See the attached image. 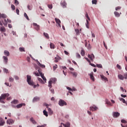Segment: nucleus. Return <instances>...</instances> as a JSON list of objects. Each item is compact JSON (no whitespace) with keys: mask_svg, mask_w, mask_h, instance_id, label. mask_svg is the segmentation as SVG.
Returning a JSON list of instances; mask_svg holds the SVG:
<instances>
[{"mask_svg":"<svg viewBox=\"0 0 127 127\" xmlns=\"http://www.w3.org/2000/svg\"><path fill=\"white\" fill-rule=\"evenodd\" d=\"M9 96V94L8 93H4L1 95V96H0V103H4V102H3V100H5L7 97Z\"/></svg>","mask_w":127,"mask_h":127,"instance_id":"1","label":"nucleus"},{"mask_svg":"<svg viewBox=\"0 0 127 127\" xmlns=\"http://www.w3.org/2000/svg\"><path fill=\"white\" fill-rule=\"evenodd\" d=\"M27 82L30 86H33L34 85V82L31 80V76L30 75H27Z\"/></svg>","mask_w":127,"mask_h":127,"instance_id":"2","label":"nucleus"},{"mask_svg":"<svg viewBox=\"0 0 127 127\" xmlns=\"http://www.w3.org/2000/svg\"><path fill=\"white\" fill-rule=\"evenodd\" d=\"M44 106H45L47 108V109H48V111L49 112V115H53V111H52L51 110V109H50V108L48 107V106H49V105L47 104L46 103H44Z\"/></svg>","mask_w":127,"mask_h":127,"instance_id":"3","label":"nucleus"},{"mask_svg":"<svg viewBox=\"0 0 127 127\" xmlns=\"http://www.w3.org/2000/svg\"><path fill=\"white\" fill-rule=\"evenodd\" d=\"M59 105H60L61 107H63V106H67V103L64 100H60Z\"/></svg>","mask_w":127,"mask_h":127,"instance_id":"4","label":"nucleus"},{"mask_svg":"<svg viewBox=\"0 0 127 127\" xmlns=\"http://www.w3.org/2000/svg\"><path fill=\"white\" fill-rule=\"evenodd\" d=\"M55 20L56 23L57 24V26H58V27L61 28V21H60V19L58 18H55Z\"/></svg>","mask_w":127,"mask_h":127,"instance_id":"5","label":"nucleus"},{"mask_svg":"<svg viewBox=\"0 0 127 127\" xmlns=\"http://www.w3.org/2000/svg\"><path fill=\"white\" fill-rule=\"evenodd\" d=\"M2 22L3 24V25H4V26H5V25H7V22H9V23H10V22H11V20H9V19H4V21L2 20Z\"/></svg>","mask_w":127,"mask_h":127,"instance_id":"6","label":"nucleus"},{"mask_svg":"<svg viewBox=\"0 0 127 127\" xmlns=\"http://www.w3.org/2000/svg\"><path fill=\"white\" fill-rule=\"evenodd\" d=\"M33 25L35 26L36 30H39V29H40V26L38 25L36 23H33Z\"/></svg>","mask_w":127,"mask_h":127,"instance_id":"7","label":"nucleus"},{"mask_svg":"<svg viewBox=\"0 0 127 127\" xmlns=\"http://www.w3.org/2000/svg\"><path fill=\"white\" fill-rule=\"evenodd\" d=\"M120 113L119 112H113V117L116 118H118V117H120Z\"/></svg>","mask_w":127,"mask_h":127,"instance_id":"8","label":"nucleus"},{"mask_svg":"<svg viewBox=\"0 0 127 127\" xmlns=\"http://www.w3.org/2000/svg\"><path fill=\"white\" fill-rule=\"evenodd\" d=\"M90 110L92 112H95V111H97V110H98V107L96 106H91L90 107Z\"/></svg>","mask_w":127,"mask_h":127,"instance_id":"9","label":"nucleus"},{"mask_svg":"<svg viewBox=\"0 0 127 127\" xmlns=\"http://www.w3.org/2000/svg\"><path fill=\"white\" fill-rule=\"evenodd\" d=\"M88 57L90 59L91 61H93V60L95 59V56L93 54L91 55H88Z\"/></svg>","mask_w":127,"mask_h":127,"instance_id":"10","label":"nucleus"},{"mask_svg":"<svg viewBox=\"0 0 127 127\" xmlns=\"http://www.w3.org/2000/svg\"><path fill=\"white\" fill-rule=\"evenodd\" d=\"M61 5L63 6V7L64 8L66 7V5H67V3H66V2L65 1H64V0L62 1L61 2Z\"/></svg>","mask_w":127,"mask_h":127,"instance_id":"11","label":"nucleus"},{"mask_svg":"<svg viewBox=\"0 0 127 127\" xmlns=\"http://www.w3.org/2000/svg\"><path fill=\"white\" fill-rule=\"evenodd\" d=\"M14 123V121L12 120V119H8L7 120V125H12Z\"/></svg>","mask_w":127,"mask_h":127,"instance_id":"12","label":"nucleus"},{"mask_svg":"<svg viewBox=\"0 0 127 127\" xmlns=\"http://www.w3.org/2000/svg\"><path fill=\"white\" fill-rule=\"evenodd\" d=\"M4 62H5V64H7V61H8V59L7 58V57L3 56L2 57Z\"/></svg>","mask_w":127,"mask_h":127,"instance_id":"13","label":"nucleus"},{"mask_svg":"<svg viewBox=\"0 0 127 127\" xmlns=\"http://www.w3.org/2000/svg\"><path fill=\"white\" fill-rule=\"evenodd\" d=\"M5 122L3 121V120L2 119V118H0V126L1 127L2 126H3V125H4Z\"/></svg>","mask_w":127,"mask_h":127,"instance_id":"14","label":"nucleus"},{"mask_svg":"<svg viewBox=\"0 0 127 127\" xmlns=\"http://www.w3.org/2000/svg\"><path fill=\"white\" fill-rule=\"evenodd\" d=\"M22 106H25V104L24 103H21V104H19L18 105H17V106H16L17 109H20V108H21L22 107Z\"/></svg>","mask_w":127,"mask_h":127,"instance_id":"15","label":"nucleus"},{"mask_svg":"<svg viewBox=\"0 0 127 127\" xmlns=\"http://www.w3.org/2000/svg\"><path fill=\"white\" fill-rule=\"evenodd\" d=\"M89 76H90V79H91V80H93V81H95V77H94V73L91 72L89 74Z\"/></svg>","mask_w":127,"mask_h":127,"instance_id":"16","label":"nucleus"},{"mask_svg":"<svg viewBox=\"0 0 127 127\" xmlns=\"http://www.w3.org/2000/svg\"><path fill=\"white\" fill-rule=\"evenodd\" d=\"M118 77L119 79H120V80H124V79H125L124 75H123L122 74H119Z\"/></svg>","mask_w":127,"mask_h":127,"instance_id":"17","label":"nucleus"},{"mask_svg":"<svg viewBox=\"0 0 127 127\" xmlns=\"http://www.w3.org/2000/svg\"><path fill=\"white\" fill-rule=\"evenodd\" d=\"M114 14H115V16H116V17H120V16H121V14H120V13H119L117 11H115Z\"/></svg>","mask_w":127,"mask_h":127,"instance_id":"18","label":"nucleus"},{"mask_svg":"<svg viewBox=\"0 0 127 127\" xmlns=\"http://www.w3.org/2000/svg\"><path fill=\"white\" fill-rule=\"evenodd\" d=\"M30 121L32 123V124H33V125H36V122L33 119V118H30Z\"/></svg>","mask_w":127,"mask_h":127,"instance_id":"19","label":"nucleus"},{"mask_svg":"<svg viewBox=\"0 0 127 127\" xmlns=\"http://www.w3.org/2000/svg\"><path fill=\"white\" fill-rule=\"evenodd\" d=\"M43 34H44V36H45V37H46V38H47V39H49V38H50L49 35L48 33L44 32Z\"/></svg>","mask_w":127,"mask_h":127,"instance_id":"20","label":"nucleus"},{"mask_svg":"<svg viewBox=\"0 0 127 127\" xmlns=\"http://www.w3.org/2000/svg\"><path fill=\"white\" fill-rule=\"evenodd\" d=\"M11 104H14V105H16V104H18V100H14L11 102Z\"/></svg>","mask_w":127,"mask_h":127,"instance_id":"21","label":"nucleus"},{"mask_svg":"<svg viewBox=\"0 0 127 127\" xmlns=\"http://www.w3.org/2000/svg\"><path fill=\"white\" fill-rule=\"evenodd\" d=\"M4 54L5 56H9V52L6 51V50H5L4 51Z\"/></svg>","mask_w":127,"mask_h":127,"instance_id":"22","label":"nucleus"},{"mask_svg":"<svg viewBox=\"0 0 127 127\" xmlns=\"http://www.w3.org/2000/svg\"><path fill=\"white\" fill-rule=\"evenodd\" d=\"M50 46L51 49H54V48H55V45H54V44L52 43L50 44Z\"/></svg>","mask_w":127,"mask_h":127,"instance_id":"23","label":"nucleus"},{"mask_svg":"<svg viewBox=\"0 0 127 127\" xmlns=\"http://www.w3.org/2000/svg\"><path fill=\"white\" fill-rule=\"evenodd\" d=\"M74 30L76 33V35H79V34H80V30H79L78 29H75Z\"/></svg>","mask_w":127,"mask_h":127,"instance_id":"24","label":"nucleus"},{"mask_svg":"<svg viewBox=\"0 0 127 127\" xmlns=\"http://www.w3.org/2000/svg\"><path fill=\"white\" fill-rule=\"evenodd\" d=\"M0 31L1 32H5V28H4V27H1L0 28Z\"/></svg>","mask_w":127,"mask_h":127,"instance_id":"25","label":"nucleus"},{"mask_svg":"<svg viewBox=\"0 0 127 127\" xmlns=\"http://www.w3.org/2000/svg\"><path fill=\"white\" fill-rule=\"evenodd\" d=\"M1 17H2V18H6V15H5L4 14H0V18H1Z\"/></svg>","mask_w":127,"mask_h":127,"instance_id":"26","label":"nucleus"},{"mask_svg":"<svg viewBox=\"0 0 127 127\" xmlns=\"http://www.w3.org/2000/svg\"><path fill=\"white\" fill-rule=\"evenodd\" d=\"M40 99L39 97H36L34 98L33 101V102H37V101H39Z\"/></svg>","mask_w":127,"mask_h":127,"instance_id":"27","label":"nucleus"},{"mask_svg":"<svg viewBox=\"0 0 127 127\" xmlns=\"http://www.w3.org/2000/svg\"><path fill=\"white\" fill-rule=\"evenodd\" d=\"M38 81L40 82V83H41V84H44V81H43V80H42V79L38 77L37 78Z\"/></svg>","mask_w":127,"mask_h":127,"instance_id":"28","label":"nucleus"},{"mask_svg":"<svg viewBox=\"0 0 127 127\" xmlns=\"http://www.w3.org/2000/svg\"><path fill=\"white\" fill-rule=\"evenodd\" d=\"M80 54L81 56H85V51L84 50H81L80 52Z\"/></svg>","mask_w":127,"mask_h":127,"instance_id":"29","label":"nucleus"},{"mask_svg":"<svg viewBox=\"0 0 127 127\" xmlns=\"http://www.w3.org/2000/svg\"><path fill=\"white\" fill-rule=\"evenodd\" d=\"M64 127H70V123H67L66 124H63Z\"/></svg>","mask_w":127,"mask_h":127,"instance_id":"30","label":"nucleus"},{"mask_svg":"<svg viewBox=\"0 0 127 127\" xmlns=\"http://www.w3.org/2000/svg\"><path fill=\"white\" fill-rule=\"evenodd\" d=\"M38 65L40 66V67H42V68H45V65L44 64H41L39 62H38Z\"/></svg>","mask_w":127,"mask_h":127,"instance_id":"31","label":"nucleus"},{"mask_svg":"<svg viewBox=\"0 0 127 127\" xmlns=\"http://www.w3.org/2000/svg\"><path fill=\"white\" fill-rule=\"evenodd\" d=\"M43 114L44 116H46V117H48V112L46 111V110H44L43 111Z\"/></svg>","mask_w":127,"mask_h":127,"instance_id":"32","label":"nucleus"},{"mask_svg":"<svg viewBox=\"0 0 127 127\" xmlns=\"http://www.w3.org/2000/svg\"><path fill=\"white\" fill-rule=\"evenodd\" d=\"M101 78H102V79H103L105 81H108V78H107L106 77H105L104 75H101Z\"/></svg>","mask_w":127,"mask_h":127,"instance_id":"33","label":"nucleus"},{"mask_svg":"<svg viewBox=\"0 0 127 127\" xmlns=\"http://www.w3.org/2000/svg\"><path fill=\"white\" fill-rule=\"evenodd\" d=\"M24 16L26 18V19H27V20H29V18L28 17V16L26 13H24Z\"/></svg>","mask_w":127,"mask_h":127,"instance_id":"34","label":"nucleus"},{"mask_svg":"<svg viewBox=\"0 0 127 127\" xmlns=\"http://www.w3.org/2000/svg\"><path fill=\"white\" fill-rule=\"evenodd\" d=\"M71 73L74 77H76L78 75V73L76 72H71Z\"/></svg>","mask_w":127,"mask_h":127,"instance_id":"35","label":"nucleus"},{"mask_svg":"<svg viewBox=\"0 0 127 127\" xmlns=\"http://www.w3.org/2000/svg\"><path fill=\"white\" fill-rule=\"evenodd\" d=\"M27 8L29 9V10H32V5H28Z\"/></svg>","mask_w":127,"mask_h":127,"instance_id":"36","label":"nucleus"},{"mask_svg":"<svg viewBox=\"0 0 127 127\" xmlns=\"http://www.w3.org/2000/svg\"><path fill=\"white\" fill-rule=\"evenodd\" d=\"M58 67V65H57V64H55V65L53 66V69L54 71H55V70H56V69H57V68Z\"/></svg>","mask_w":127,"mask_h":127,"instance_id":"37","label":"nucleus"},{"mask_svg":"<svg viewBox=\"0 0 127 127\" xmlns=\"http://www.w3.org/2000/svg\"><path fill=\"white\" fill-rule=\"evenodd\" d=\"M19 51L21 52H25V50H24V48H19Z\"/></svg>","mask_w":127,"mask_h":127,"instance_id":"38","label":"nucleus"},{"mask_svg":"<svg viewBox=\"0 0 127 127\" xmlns=\"http://www.w3.org/2000/svg\"><path fill=\"white\" fill-rule=\"evenodd\" d=\"M52 83H55L57 81V79L56 78H52Z\"/></svg>","mask_w":127,"mask_h":127,"instance_id":"39","label":"nucleus"},{"mask_svg":"<svg viewBox=\"0 0 127 127\" xmlns=\"http://www.w3.org/2000/svg\"><path fill=\"white\" fill-rule=\"evenodd\" d=\"M49 87H50V88H51V86H52V80H50L49 81V85H48Z\"/></svg>","mask_w":127,"mask_h":127,"instance_id":"40","label":"nucleus"},{"mask_svg":"<svg viewBox=\"0 0 127 127\" xmlns=\"http://www.w3.org/2000/svg\"><path fill=\"white\" fill-rule=\"evenodd\" d=\"M13 78H12L11 76H10L9 78V82H13Z\"/></svg>","mask_w":127,"mask_h":127,"instance_id":"41","label":"nucleus"},{"mask_svg":"<svg viewBox=\"0 0 127 127\" xmlns=\"http://www.w3.org/2000/svg\"><path fill=\"white\" fill-rule=\"evenodd\" d=\"M86 26L87 28H89V21L88 20H86Z\"/></svg>","mask_w":127,"mask_h":127,"instance_id":"42","label":"nucleus"},{"mask_svg":"<svg viewBox=\"0 0 127 127\" xmlns=\"http://www.w3.org/2000/svg\"><path fill=\"white\" fill-rule=\"evenodd\" d=\"M92 4H97V0H92Z\"/></svg>","mask_w":127,"mask_h":127,"instance_id":"43","label":"nucleus"},{"mask_svg":"<svg viewBox=\"0 0 127 127\" xmlns=\"http://www.w3.org/2000/svg\"><path fill=\"white\" fill-rule=\"evenodd\" d=\"M106 104L108 105V106H112V103H111V102L109 101H106Z\"/></svg>","mask_w":127,"mask_h":127,"instance_id":"44","label":"nucleus"},{"mask_svg":"<svg viewBox=\"0 0 127 127\" xmlns=\"http://www.w3.org/2000/svg\"><path fill=\"white\" fill-rule=\"evenodd\" d=\"M97 67H98V68H103V65H102L101 64H97Z\"/></svg>","mask_w":127,"mask_h":127,"instance_id":"45","label":"nucleus"},{"mask_svg":"<svg viewBox=\"0 0 127 127\" xmlns=\"http://www.w3.org/2000/svg\"><path fill=\"white\" fill-rule=\"evenodd\" d=\"M11 8H12V9H13V10H14L15 9V6H14V5L12 4L11 5Z\"/></svg>","mask_w":127,"mask_h":127,"instance_id":"46","label":"nucleus"},{"mask_svg":"<svg viewBox=\"0 0 127 127\" xmlns=\"http://www.w3.org/2000/svg\"><path fill=\"white\" fill-rule=\"evenodd\" d=\"M38 72H39L41 77L42 78V77H43L44 76V75L43 74V73H42V72H40V71L38 70Z\"/></svg>","mask_w":127,"mask_h":127,"instance_id":"47","label":"nucleus"},{"mask_svg":"<svg viewBox=\"0 0 127 127\" xmlns=\"http://www.w3.org/2000/svg\"><path fill=\"white\" fill-rule=\"evenodd\" d=\"M50 90L51 93H52V94H54V93H55L54 89H52V88L50 87Z\"/></svg>","mask_w":127,"mask_h":127,"instance_id":"48","label":"nucleus"},{"mask_svg":"<svg viewBox=\"0 0 127 127\" xmlns=\"http://www.w3.org/2000/svg\"><path fill=\"white\" fill-rule=\"evenodd\" d=\"M117 67L118 69H119V70H121L122 69V67L119 64H117Z\"/></svg>","mask_w":127,"mask_h":127,"instance_id":"49","label":"nucleus"},{"mask_svg":"<svg viewBox=\"0 0 127 127\" xmlns=\"http://www.w3.org/2000/svg\"><path fill=\"white\" fill-rule=\"evenodd\" d=\"M124 79H127V72H126V73L124 74Z\"/></svg>","mask_w":127,"mask_h":127,"instance_id":"50","label":"nucleus"},{"mask_svg":"<svg viewBox=\"0 0 127 127\" xmlns=\"http://www.w3.org/2000/svg\"><path fill=\"white\" fill-rule=\"evenodd\" d=\"M122 8V7L121 6H117L116 7L115 9L116 10H119V9H121Z\"/></svg>","mask_w":127,"mask_h":127,"instance_id":"51","label":"nucleus"},{"mask_svg":"<svg viewBox=\"0 0 127 127\" xmlns=\"http://www.w3.org/2000/svg\"><path fill=\"white\" fill-rule=\"evenodd\" d=\"M55 62H56V63H57V62H58V61H59V59H58V58H55Z\"/></svg>","mask_w":127,"mask_h":127,"instance_id":"52","label":"nucleus"},{"mask_svg":"<svg viewBox=\"0 0 127 127\" xmlns=\"http://www.w3.org/2000/svg\"><path fill=\"white\" fill-rule=\"evenodd\" d=\"M16 12L18 15H19V10L18 9H16Z\"/></svg>","mask_w":127,"mask_h":127,"instance_id":"53","label":"nucleus"},{"mask_svg":"<svg viewBox=\"0 0 127 127\" xmlns=\"http://www.w3.org/2000/svg\"><path fill=\"white\" fill-rule=\"evenodd\" d=\"M14 77L15 80H19V77L16 75H15Z\"/></svg>","mask_w":127,"mask_h":127,"instance_id":"54","label":"nucleus"},{"mask_svg":"<svg viewBox=\"0 0 127 127\" xmlns=\"http://www.w3.org/2000/svg\"><path fill=\"white\" fill-rule=\"evenodd\" d=\"M3 71L5 72V73H8V70L6 68H4Z\"/></svg>","mask_w":127,"mask_h":127,"instance_id":"55","label":"nucleus"},{"mask_svg":"<svg viewBox=\"0 0 127 127\" xmlns=\"http://www.w3.org/2000/svg\"><path fill=\"white\" fill-rule=\"evenodd\" d=\"M84 58L87 61V62H88L89 63H91V61H90V60H89V59H88V58L85 57Z\"/></svg>","mask_w":127,"mask_h":127,"instance_id":"56","label":"nucleus"},{"mask_svg":"<svg viewBox=\"0 0 127 127\" xmlns=\"http://www.w3.org/2000/svg\"><path fill=\"white\" fill-rule=\"evenodd\" d=\"M76 57L77 58H81V56L78 53L76 54Z\"/></svg>","mask_w":127,"mask_h":127,"instance_id":"57","label":"nucleus"},{"mask_svg":"<svg viewBox=\"0 0 127 127\" xmlns=\"http://www.w3.org/2000/svg\"><path fill=\"white\" fill-rule=\"evenodd\" d=\"M121 123H123V124H127V121L125 120H122Z\"/></svg>","mask_w":127,"mask_h":127,"instance_id":"58","label":"nucleus"},{"mask_svg":"<svg viewBox=\"0 0 127 127\" xmlns=\"http://www.w3.org/2000/svg\"><path fill=\"white\" fill-rule=\"evenodd\" d=\"M103 45H104L105 48H106V49H107L108 47L106 45V43H105V41H103Z\"/></svg>","mask_w":127,"mask_h":127,"instance_id":"59","label":"nucleus"},{"mask_svg":"<svg viewBox=\"0 0 127 127\" xmlns=\"http://www.w3.org/2000/svg\"><path fill=\"white\" fill-rule=\"evenodd\" d=\"M34 86V88H36V87H39V84H37V85H35L34 83V85H33Z\"/></svg>","mask_w":127,"mask_h":127,"instance_id":"60","label":"nucleus"},{"mask_svg":"<svg viewBox=\"0 0 127 127\" xmlns=\"http://www.w3.org/2000/svg\"><path fill=\"white\" fill-rule=\"evenodd\" d=\"M48 7H49V8H50V9H52L53 6L52 5H48Z\"/></svg>","mask_w":127,"mask_h":127,"instance_id":"61","label":"nucleus"},{"mask_svg":"<svg viewBox=\"0 0 127 127\" xmlns=\"http://www.w3.org/2000/svg\"><path fill=\"white\" fill-rule=\"evenodd\" d=\"M34 74L36 75V76H39L40 74L38 73V72H34Z\"/></svg>","mask_w":127,"mask_h":127,"instance_id":"62","label":"nucleus"},{"mask_svg":"<svg viewBox=\"0 0 127 127\" xmlns=\"http://www.w3.org/2000/svg\"><path fill=\"white\" fill-rule=\"evenodd\" d=\"M89 64L91 65V66H92V67H96V65H95L94 64H91L90 63Z\"/></svg>","mask_w":127,"mask_h":127,"instance_id":"63","label":"nucleus"},{"mask_svg":"<svg viewBox=\"0 0 127 127\" xmlns=\"http://www.w3.org/2000/svg\"><path fill=\"white\" fill-rule=\"evenodd\" d=\"M14 1H15V4L17 5V4H19V3L18 1H17V0H14Z\"/></svg>","mask_w":127,"mask_h":127,"instance_id":"64","label":"nucleus"}]
</instances>
